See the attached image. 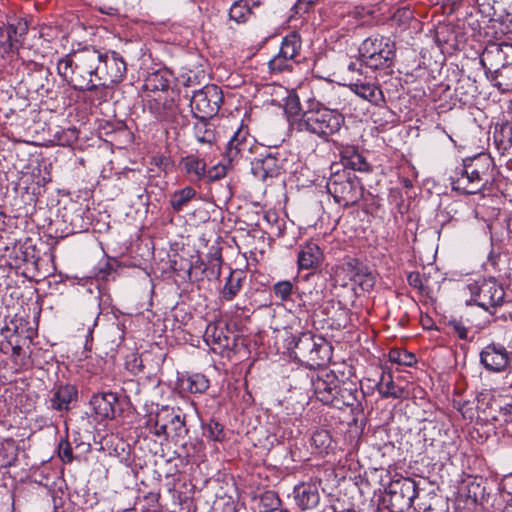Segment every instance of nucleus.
Listing matches in <instances>:
<instances>
[{"label": "nucleus", "mask_w": 512, "mask_h": 512, "mask_svg": "<svg viewBox=\"0 0 512 512\" xmlns=\"http://www.w3.org/2000/svg\"><path fill=\"white\" fill-rule=\"evenodd\" d=\"M204 339L212 350L222 354L225 350H232L235 345V339L228 336L222 328L215 324H209L206 328Z\"/></svg>", "instance_id": "obj_22"}, {"label": "nucleus", "mask_w": 512, "mask_h": 512, "mask_svg": "<svg viewBox=\"0 0 512 512\" xmlns=\"http://www.w3.org/2000/svg\"><path fill=\"white\" fill-rule=\"evenodd\" d=\"M27 32V25L21 22L15 24H8L6 29H4V34L7 35L8 40L11 41L15 46L21 47L24 39V35Z\"/></svg>", "instance_id": "obj_38"}, {"label": "nucleus", "mask_w": 512, "mask_h": 512, "mask_svg": "<svg viewBox=\"0 0 512 512\" xmlns=\"http://www.w3.org/2000/svg\"><path fill=\"white\" fill-rule=\"evenodd\" d=\"M362 65H364V64L361 61H360V63L355 61V62H350L347 68L351 72H360V67Z\"/></svg>", "instance_id": "obj_57"}, {"label": "nucleus", "mask_w": 512, "mask_h": 512, "mask_svg": "<svg viewBox=\"0 0 512 512\" xmlns=\"http://www.w3.org/2000/svg\"><path fill=\"white\" fill-rule=\"evenodd\" d=\"M294 122L298 131L308 132L328 141L330 136L340 131L345 118L338 110L316 103L311 104Z\"/></svg>", "instance_id": "obj_3"}, {"label": "nucleus", "mask_w": 512, "mask_h": 512, "mask_svg": "<svg viewBox=\"0 0 512 512\" xmlns=\"http://www.w3.org/2000/svg\"><path fill=\"white\" fill-rule=\"evenodd\" d=\"M389 360L399 365L412 366L416 363V356L402 349H391L389 352Z\"/></svg>", "instance_id": "obj_42"}, {"label": "nucleus", "mask_w": 512, "mask_h": 512, "mask_svg": "<svg viewBox=\"0 0 512 512\" xmlns=\"http://www.w3.org/2000/svg\"><path fill=\"white\" fill-rule=\"evenodd\" d=\"M257 148L255 138L249 134L247 127L241 125L227 143L224 156L232 167L241 161L249 162Z\"/></svg>", "instance_id": "obj_10"}, {"label": "nucleus", "mask_w": 512, "mask_h": 512, "mask_svg": "<svg viewBox=\"0 0 512 512\" xmlns=\"http://www.w3.org/2000/svg\"><path fill=\"white\" fill-rule=\"evenodd\" d=\"M322 512H359V511L356 510L354 507H350L347 509H343L341 511H337L336 507L334 505H331V506H327V507L323 508Z\"/></svg>", "instance_id": "obj_56"}, {"label": "nucleus", "mask_w": 512, "mask_h": 512, "mask_svg": "<svg viewBox=\"0 0 512 512\" xmlns=\"http://www.w3.org/2000/svg\"><path fill=\"white\" fill-rule=\"evenodd\" d=\"M398 13H402L403 16L411 17V12L408 9H404L403 11H398Z\"/></svg>", "instance_id": "obj_59"}, {"label": "nucleus", "mask_w": 512, "mask_h": 512, "mask_svg": "<svg viewBox=\"0 0 512 512\" xmlns=\"http://www.w3.org/2000/svg\"><path fill=\"white\" fill-rule=\"evenodd\" d=\"M301 50V39L297 33H290L282 40L279 52L284 55V58H290L295 61Z\"/></svg>", "instance_id": "obj_36"}, {"label": "nucleus", "mask_w": 512, "mask_h": 512, "mask_svg": "<svg viewBox=\"0 0 512 512\" xmlns=\"http://www.w3.org/2000/svg\"><path fill=\"white\" fill-rule=\"evenodd\" d=\"M77 139V132L76 129H67L66 131H63V136H60L58 138L60 145H69L73 141Z\"/></svg>", "instance_id": "obj_52"}, {"label": "nucleus", "mask_w": 512, "mask_h": 512, "mask_svg": "<svg viewBox=\"0 0 512 512\" xmlns=\"http://www.w3.org/2000/svg\"><path fill=\"white\" fill-rule=\"evenodd\" d=\"M282 506V500L275 491H265L260 495L258 509L260 512H276Z\"/></svg>", "instance_id": "obj_37"}, {"label": "nucleus", "mask_w": 512, "mask_h": 512, "mask_svg": "<svg viewBox=\"0 0 512 512\" xmlns=\"http://www.w3.org/2000/svg\"><path fill=\"white\" fill-rule=\"evenodd\" d=\"M486 76H491L504 66L512 62V44L489 43L480 58Z\"/></svg>", "instance_id": "obj_15"}, {"label": "nucleus", "mask_w": 512, "mask_h": 512, "mask_svg": "<svg viewBox=\"0 0 512 512\" xmlns=\"http://www.w3.org/2000/svg\"><path fill=\"white\" fill-rule=\"evenodd\" d=\"M470 294V299L466 300L468 305L475 304L484 310L494 313L492 309L501 306L504 302L505 291L495 278H482L465 287Z\"/></svg>", "instance_id": "obj_7"}, {"label": "nucleus", "mask_w": 512, "mask_h": 512, "mask_svg": "<svg viewBox=\"0 0 512 512\" xmlns=\"http://www.w3.org/2000/svg\"><path fill=\"white\" fill-rule=\"evenodd\" d=\"M118 267V261L113 258H107L100 262L95 268L94 276L100 280H108Z\"/></svg>", "instance_id": "obj_40"}, {"label": "nucleus", "mask_w": 512, "mask_h": 512, "mask_svg": "<svg viewBox=\"0 0 512 512\" xmlns=\"http://www.w3.org/2000/svg\"><path fill=\"white\" fill-rule=\"evenodd\" d=\"M318 337L311 332H303L297 338H293L294 354L302 362L311 359L312 350L315 349L318 343Z\"/></svg>", "instance_id": "obj_25"}, {"label": "nucleus", "mask_w": 512, "mask_h": 512, "mask_svg": "<svg viewBox=\"0 0 512 512\" xmlns=\"http://www.w3.org/2000/svg\"><path fill=\"white\" fill-rule=\"evenodd\" d=\"M313 394L324 405L342 410L358 402L357 384L342 381L332 370L321 369L315 374Z\"/></svg>", "instance_id": "obj_2"}, {"label": "nucleus", "mask_w": 512, "mask_h": 512, "mask_svg": "<svg viewBox=\"0 0 512 512\" xmlns=\"http://www.w3.org/2000/svg\"><path fill=\"white\" fill-rule=\"evenodd\" d=\"M78 390L71 384L55 385L50 391L49 408L58 412L69 411L77 402Z\"/></svg>", "instance_id": "obj_19"}, {"label": "nucleus", "mask_w": 512, "mask_h": 512, "mask_svg": "<svg viewBox=\"0 0 512 512\" xmlns=\"http://www.w3.org/2000/svg\"><path fill=\"white\" fill-rule=\"evenodd\" d=\"M322 260L323 253L316 243H306L298 252L297 263L300 270L317 269Z\"/></svg>", "instance_id": "obj_23"}, {"label": "nucleus", "mask_w": 512, "mask_h": 512, "mask_svg": "<svg viewBox=\"0 0 512 512\" xmlns=\"http://www.w3.org/2000/svg\"><path fill=\"white\" fill-rule=\"evenodd\" d=\"M272 291L276 298L280 299L281 301H288L291 299L294 286L289 280L278 281L273 285Z\"/></svg>", "instance_id": "obj_43"}, {"label": "nucleus", "mask_w": 512, "mask_h": 512, "mask_svg": "<svg viewBox=\"0 0 512 512\" xmlns=\"http://www.w3.org/2000/svg\"><path fill=\"white\" fill-rule=\"evenodd\" d=\"M285 161L284 154L276 150L266 151L258 157L251 158L249 162L252 174L256 178L265 181L267 178L279 176L284 170Z\"/></svg>", "instance_id": "obj_14"}, {"label": "nucleus", "mask_w": 512, "mask_h": 512, "mask_svg": "<svg viewBox=\"0 0 512 512\" xmlns=\"http://www.w3.org/2000/svg\"><path fill=\"white\" fill-rule=\"evenodd\" d=\"M196 196V190L192 186H186L175 191L171 195L169 203L175 212H181Z\"/></svg>", "instance_id": "obj_31"}, {"label": "nucleus", "mask_w": 512, "mask_h": 512, "mask_svg": "<svg viewBox=\"0 0 512 512\" xmlns=\"http://www.w3.org/2000/svg\"><path fill=\"white\" fill-rule=\"evenodd\" d=\"M221 263H222V258L219 255L218 257L215 258L214 262L212 263V267H211L212 275L219 277L220 272H221Z\"/></svg>", "instance_id": "obj_54"}, {"label": "nucleus", "mask_w": 512, "mask_h": 512, "mask_svg": "<svg viewBox=\"0 0 512 512\" xmlns=\"http://www.w3.org/2000/svg\"><path fill=\"white\" fill-rule=\"evenodd\" d=\"M244 275L242 271H231L226 283L222 289V297L226 301L233 300L242 288L244 281Z\"/></svg>", "instance_id": "obj_32"}, {"label": "nucleus", "mask_w": 512, "mask_h": 512, "mask_svg": "<svg viewBox=\"0 0 512 512\" xmlns=\"http://www.w3.org/2000/svg\"><path fill=\"white\" fill-rule=\"evenodd\" d=\"M101 57V51L93 47L72 51L58 60L57 73L75 91H94L99 87L96 82Z\"/></svg>", "instance_id": "obj_1"}, {"label": "nucleus", "mask_w": 512, "mask_h": 512, "mask_svg": "<svg viewBox=\"0 0 512 512\" xmlns=\"http://www.w3.org/2000/svg\"><path fill=\"white\" fill-rule=\"evenodd\" d=\"M227 169V166L221 163H218L210 167L209 169H206L205 182L211 183L224 178L227 174Z\"/></svg>", "instance_id": "obj_45"}, {"label": "nucleus", "mask_w": 512, "mask_h": 512, "mask_svg": "<svg viewBox=\"0 0 512 512\" xmlns=\"http://www.w3.org/2000/svg\"><path fill=\"white\" fill-rule=\"evenodd\" d=\"M223 103V92L215 84H208L195 91L190 100L191 112L199 120L215 116Z\"/></svg>", "instance_id": "obj_9"}, {"label": "nucleus", "mask_w": 512, "mask_h": 512, "mask_svg": "<svg viewBox=\"0 0 512 512\" xmlns=\"http://www.w3.org/2000/svg\"><path fill=\"white\" fill-rule=\"evenodd\" d=\"M377 387L383 398L400 399L404 397L405 394L404 387L397 385L393 381L391 374L383 373Z\"/></svg>", "instance_id": "obj_30"}, {"label": "nucleus", "mask_w": 512, "mask_h": 512, "mask_svg": "<svg viewBox=\"0 0 512 512\" xmlns=\"http://www.w3.org/2000/svg\"><path fill=\"white\" fill-rule=\"evenodd\" d=\"M341 169H347L355 173V171H368L369 164L365 158L357 151L354 146L343 147L340 151Z\"/></svg>", "instance_id": "obj_24"}, {"label": "nucleus", "mask_w": 512, "mask_h": 512, "mask_svg": "<svg viewBox=\"0 0 512 512\" xmlns=\"http://www.w3.org/2000/svg\"><path fill=\"white\" fill-rule=\"evenodd\" d=\"M331 357V345L323 337H318L317 346L312 350L311 359H307L306 363L312 368L320 367L325 365Z\"/></svg>", "instance_id": "obj_28"}, {"label": "nucleus", "mask_w": 512, "mask_h": 512, "mask_svg": "<svg viewBox=\"0 0 512 512\" xmlns=\"http://www.w3.org/2000/svg\"><path fill=\"white\" fill-rule=\"evenodd\" d=\"M349 87L357 96L374 105L383 101L384 97L381 89L373 83H364L358 80L354 83H350Z\"/></svg>", "instance_id": "obj_26"}, {"label": "nucleus", "mask_w": 512, "mask_h": 512, "mask_svg": "<svg viewBox=\"0 0 512 512\" xmlns=\"http://www.w3.org/2000/svg\"><path fill=\"white\" fill-rule=\"evenodd\" d=\"M200 121V123L194 126V134L197 141L204 144H212L216 138L213 128L207 123V120Z\"/></svg>", "instance_id": "obj_39"}, {"label": "nucleus", "mask_w": 512, "mask_h": 512, "mask_svg": "<svg viewBox=\"0 0 512 512\" xmlns=\"http://www.w3.org/2000/svg\"><path fill=\"white\" fill-rule=\"evenodd\" d=\"M18 445L14 439H4L0 442V467L6 468L15 464L18 457Z\"/></svg>", "instance_id": "obj_33"}, {"label": "nucleus", "mask_w": 512, "mask_h": 512, "mask_svg": "<svg viewBox=\"0 0 512 512\" xmlns=\"http://www.w3.org/2000/svg\"><path fill=\"white\" fill-rule=\"evenodd\" d=\"M318 0H298L297 8L302 9V6L305 5L304 12H306L309 7L316 4Z\"/></svg>", "instance_id": "obj_55"}, {"label": "nucleus", "mask_w": 512, "mask_h": 512, "mask_svg": "<svg viewBox=\"0 0 512 512\" xmlns=\"http://www.w3.org/2000/svg\"><path fill=\"white\" fill-rule=\"evenodd\" d=\"M286 112L291 117L301 116V108L298 97L289 98L286 104Z\"/></svg>", "instance_id": "obj_50"}, {"label": "nucleus", "mask_w": 512, "mask_h": 512, "mask_svg": "<svg viewBox=\"0 0 512 512\" xmlns=\"http://www.w3.org/2000/svg\"><path fill=\"white\" fill-rule=\"evenodd\" d=\"M267 0H236L229 9V19L237 24H245L262 12Z\"/></svg>", "instance_id": "obj_18"}, {"label": "nucleus", "mask_w": 512, "mask_h": 512, "mask_svg": "<svg viewBox=\"0 0 512 512\" xmlns=\"http://www.w3.org/2000/svg\"><path fill=\"white\" fill-rule=\"evenodd\" d=\"M418 497V487L411 478L393 479L386 488L383 503L390 512H405Z\"/></svg>", "instance_id": "obj_8"}, {"label": "nucleus", "mask_w": 512, "mask_h": 512, "mask_svg": "<svg viewBox=\"0 0 512 512\" xmlns=\"http://www.w3.org/2000/svg\"><path fill=\"white\" fill-rule=\"evenodd\" d=\"M311 440L317 447H324L329 441V435L326 431H316L313 433Z\"/></svg>", "instance_id": "obj_51"}, {"label": "nucleus", "mask_w": 512, "mask_h": 512, "mask_svg": "<svg viewBox=\"0 0 512 512\" xmlns=\"http://www.w3.org/2000/svg\"><path fill=\"white\" fill-rule=\"evenodd\" d=\"M320 482L303 481L295 485L292 491V497L295 505L301 511L315 509L320 503Z\"/></svg>", "instance_id": "obj_17"}, {"label": "nucleus", "mask_w": 512, "mask_h": 512, "mask_svg": "<svg viewBox=\"0 0 512 512\" xmlns=\"http://www.w3.org/2000/svg\"><path fill=\"white\" fill-rule=\"evenodd\" d=\"M487 78L491 80L494 83V86H496L500 91H512V62Z\"/></svg>", "instance_id": "obj_35"}, {"label": "nucleus", "mask_w": 512, "mask_h": 512, "mask_svg": "<svg viewBox=\"0 0 512 512\" xmlns=\"http://www.w3.org/2000/svg\"><path fill=\"white\" fill-rule=\"evenodd\" d=\"M22 347L18 344L12 346V354L14 356H20L22 354Z\"/></svg>", "instance_id": "obj_58"}, {"label": "nucleus", "mask_w": 512, "mask_h": 512, "mask_svg": "<svg viewBox=\"0 0 512 512\" xmlns=\"http://www.w3.org/2000/svg\"><path fill=\"white\" fill-rule=\"evenodd\" d=\"M101 61L98 65L97 81L99 86L117 84L126 74V63L122 56L115 51L101 52Z\"/></svg>", "instance_id": "obj_12"}, {"label": "nucleus", "mask_w": 512, "mask_h": 512, "mask_svg": "<svg viewBox=\"0 0 512 512\" xmlns=\"http://www.w3.org/2000/svg\"><path fill=\"white\" fill-rule=\"evenodd\" d=\"M337 276L343 275L342 285L347 281L357 284L363 291L371 290L375 285V276L363 262L356 258L348 257L338 267Z\"/></svg>", "instance_id": "obj_11"}, {"label": "nucleus", "mask_w": 512, "mask_h": 512, "mask_svg": "<svg viewBox=\"0 0 512 512\" xmlns=\"http://www.w3.org/2000/svg\"><path fill=\"white\" fill-rule=\"evenodd\" d=\"M30 78L33 80H38V82H42L43 80H47V75H44L41 70L37 71L36 73L30 75ZM35 92L39 93L43 88L44 84L39 83L31 87Z\"/></svg>", "instance_id": "obj_53"}, {"label": "nucleus", "mask_w": 512, "mask_h": 512, "mask_svg": "<svg viewBox=\"0 0 512 512\" xmlns=\"http://www.w3.org/2000/svg\"><path fill=\"white\" fill-rule=\"evenodd\" d=\"M167 71L157 70L150 73L144 81V89L150 92L165 91L169 88Z\"/></svg>", "instance_id": "obj_34"}, {"label": "nucleus", "mask_w": 512, "mask_h": 512, "mask_svg": "<svg viewBox=\"0 0 512 512\" xmlns=\"http://www.w3.org/2000/svg\"><path fill=\"white\" fill-rule=\"evenodd\" d=\"M19 47L15 46L11 41L8 40L6 34H4V28L0 27V56L5 57L10 53L17 52Z\"/></svg>", "instance_id": "obj_47"}, {"label": "nucleus", "mask_w": 512, "mask_h": 512, "mask_svg": "<svg viewBox=\"0 0 512 512\" xmlns=\"http://www.w3.org/2000/svg\"><path fill=\"white\" fill-rule=\"evenodd\" d=\"M276 512H289L287 509H283V508H280L279 510H277Z\"/></svg>", "instance_id": "obj_61"}, {"label": "nucleus", "mask_w": 512, "mask_h": 512, "mask_svg": "<svg viewBox=\"0 0 512 512\" xmlns=\"http://www.w3.org/2000/svg\"><path fill=\"white\" fill-rule=\"evenodd\" d=\"M326 188L334 201L344 208L357 205L364 195L360 178L350 170L340 169L338 164L331 166Z\"/></svg>", "instance_id": "obj_4"}, {"label": "nucleus", "mask_w": 512, "mask_h": 512, "mask_svg": "<svg viewBox=\"0 0 512 512\" xmlns=\"http://www.w3.org/2000/svg\"><path fill=\"white\" fill-rule=\"evenodd\" d=\"M448 326L452 330V333L457 335L459 339L465 341L473 340V336H469V330L463 325L462 322L458 320H451L449 321Z\"/></svg>", "instance_id": "obj_46"}, {"label": "nucleus", "mask_w": 512, "mask_h": 512, "mask_svg": "<svg viewBox=\"0 0 512 512\" xmlns=\"http://www.w3.org/2000/svg\"><path fill=\"white\" fill-rule=\"evenodd\" d=\"M295 63L290 58H284V55L278 52L268 63L271 73H281L284 71H291Z\"/></svg>", "instance_id": "obj_41"}, {"label": "nucleus", "mask_w": 512, "mask_h": 512, "mask_svg": "<svg viewBox=\"0 0 512 512\" xmlns=\"http://www.w3.org/2000/svg\"><path fill=\"white\" fill-rule=\"evenodd\" d=\"M160 119H161V120H164V121H169V120H170L168 116H163V117H161Z\"/></svg>", "instance_id": "obj_60"}, {"label": "nucleus", "mask_w": 512, "mask_h": 512, "mask_svg": "<svg viewBox=\"0 0 512 512\" xmlns=\"http://www.w3.org/2000/svg\"><path fill=\"white\" fill-rule=\"evenodd\" d=\"M205 435L213 441H223L225 438L223 425L215 420H210L205 426Z\"/></svg>", "instance_id": "obj_44"}, {"label": "nucleus", "mask_w": 512, "mask_h": 512, "mask_svg": "<svg viewBox=\"0 0 512 512\" xmlns=\"http://www.w3.org/2000/svg\"><path fill=\"white\" fill-rule=\"evenodd\" d=\"M488 159L482 156L465 159L450 176L453 190L463 194H476L485 188L487 181L483 176L488 170Z\"/></svg>", "instance_id": "obj_5"}, {"label": "nucleus", "mask_w": 512, "mask_h": 512, "mask_svg": "<svg viewBox=\"0 0 512 512\" xmlns=\"http://www.w3.org/2000/svg\"><path fill=\"white\" fill-rule=\"evenodd\" d=\"M316 373L317 371L297 369L290 376V386L294 389L302 390L305 392H313Z\"/></svg>", "instance_id": "obj_29"}, {"label": "nucleus", "mask_w": 512, "mask_h": 512, "mask_svg": "<svg viewBox=\"0 0 512 512\" xmlns=\"http://www.w3.org/2000/svg\"><path fill=\"white\" fill-rule=\"evenodd\" d=\"M512 352L500 344L492 342L480 352V363L489 372L500 373L510 367Z\"/></svg>", "instance_id": "obj_16"}, {"label": "nucleus", "mask_w": 512, "mask_h": 512, "mask_svg": "<svg viewBox=\"0 0 512 512\" xmlns=\"http://www.w3.org/2000/svg\"><path fill=\"white\" fill-rule=\"evenodd\" d=\"M90 405L99 417L112 419L116 415L118 397L113 392H103L93 395L90 400Z\"/></svg>", "instance_id": "obj_21"}, {"label": "nucleus", "mask_w": 512, "mask_h": 512, "mask_svg": "<svg viewBox=\"0 0 512 512\" xmlns=\"http://www.w3.org/2000/svg\"><path fill=\"white\" fill-rule=\"evenodd\" d=\"M182 390L192 394H203L209 388V380L200 373L188 374L179 379Z\"/></svg>", "instance_id": "obj_27"}, {"label": "nucleus", "mask_w": 512, "mask_h": 512, "mask_svg": "<svg viewBox=\"0 0 512 512\" xmlns=\"http://www.w3.org/2000/svg\"><path fill=\"white\" fill-rule=\"evenodd\" d=\"M180 168L191 183L205 182L207 163L197 154H189L180 160Z\"/></svg>", "instance_id": "obj_20"}, {"label": "nucleus", "mask_w": 512, "mask_h": 512, "mask_svg": "<svg viewBox=\"0 0 512 512\" xmlns=\"http://www.w3.org/2000/svg\"><path fill=\"white\" fill-rule=\"evenodd\" d=\"M408 284L417 289L421 294L427 293V286L424 284L421 274L418 271L410 272L407 276Z\"/></svg>", "instance_id": "obj_48"}, {"label": "nucleus", "mask_w": 512, "mask_h": 512, "mask_svg": "<svg viewBox=\"0 0 512 512\" xmlns=\"http://www.w3.org/2000/svg\"><path fill=\"white\" fill-rule=\"evenodd\" d=\"M58 455L64 463H71L73 461V451L69 442L62 441L59 444Z\"/></svg>", "instance_id": "obj_49"}, {"label": "nucleus", "mask_w": 512, "mask_h": 512, "mask_svg": "<svg viewBox=\"0 0 512 512\" xmlns=\"http://www.w3.org/2000/svg\"><path fill=\"white\" fill-rule=\"evenodd\" d=\"M153 421V419H150ZM151 432L157 437L167 439L169 436L180 437L187 433L184 417L168 407H163L154 418V426Z\"/></svg>", "instance_id": "obj_13"}, {"label": "nucleus", "mask_w": 512, "mask_h": 512, "mask_svg": "<svg viewBox=\"0 0 512 512\" xmlns=\"http://www.w3.org/2000/svg\"><path fill=\"white\" fill-rule=\"evenodd\" d=\"M360 61L371 69H386L393 66L396 45L390 38L380 34L366 38L359 47Z\"/></svg>", "instance_id": "obj_6"}]
</instances>
